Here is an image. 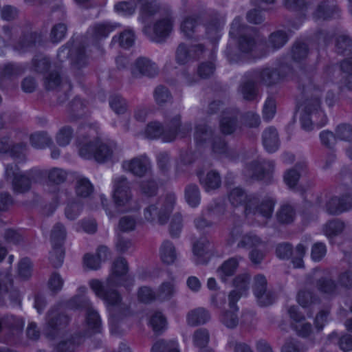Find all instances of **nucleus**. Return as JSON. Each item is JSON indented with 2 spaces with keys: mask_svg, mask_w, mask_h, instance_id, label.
<instances>
[{
  "mask_svg": "<svg viewBox=\"0 0 352 352\" xmlns=\"http://www.w3.org/2000/svg\"><path fill=\"white\" fill-rule=\"evenodd\" d=\"M126 260L119 258L112 265L111 274L105 283L98 279L89 281V285L95 295L106 305L109 313V331L112 336L119 337L124 333L119 321L130 314L129 306L122 301L120 294L113 287L123 286L129 289L133 285V279L128 274Z\"/></svg>",
  "mask_w": 352,
  "mask_h": 352,
  "instance_id": "f257e3e1",
  "label": "nucleus"
},
{
  "mask_svg": "<svg viewBox=\"0 0 352 352\" xmlns=\"http://www.w3.org/2000/svg\"><path fill=\"white\" fill-rule=\"evenodd\" d=\"M87 291L85 286L78 287L77 294L66 305L71 309H83L86 311L85 332L82 335L76 333L69 339L60 341L56 346V352H74L83 342L85 337L102 331L101 318L98 311L92 307L89 299L85 296Z\"/></svg>",
  "mask_w": 352,
  "mask_h": 352,
  "instance_id": "f03ea898",
  "label": "nucleus"
},
{
  "mask_svg": "<svg viewBox=\"0 0 352 352\" xmlns=\"http://www.w3.org/2000/svg\"><path fill=\"white\" fill-rule=\"evenodd\" d=\"M232 207L239 212L243 213L250 223L264 225L271 218L275 200L270 197L261 201L253 195H248L242 188H233L228 195Z\"/></svg>",
  "mask_w": 352,
  "mask_h": 352,
  "instance_id": "7ed1b4c3",
  "label": "nucleus"
},
{
  "mask_svg": "<svg viewBox=\"0 0 352 352\" xmlns=\"http://www.w3.org/2000/svg\"><path fill=\"white\" fill-rule=\"evenodd\" d=\"M98 123L86 124L79 128L78 132L88 133V136L79 138L77 147L79 155L85 159H95L98 162L111 160L114 157L116 145L113 141L103 142L96 138L98 133Z\"/></svg>",
  "mask_w": 352,
  "mask_h": 352,
  "instance_id": "20e7f679",
  "label": "nucleus"
},
{
  "mask_svg": "<svg viewBox=\"0 0 352 352\" xmlns=\"http://www.w3.org/2000/svg\"><path fill=\"white\" fill-rule=\"evenodd\" d=\"M45 175H47L49 182L55 185L64 182L67 178V173L58 168L50 170L35 168L21 173L16 164H8L6 166V176L7 179H12V188L16 193L28 191L32 182H38Z\"/></svg>",
  "mask_w": 352,
  "mask_h": 352,
  "instance_id": "39448f33",
  "label": "nucleus"
},
{
  "mask_svg": "<svg viewBox=\"0 0 352 352\" xmlns=\"http://www.w3.org/2000/svg\"><path fill=\"white\" fill-rule=\"evenodd\" d=\"M303 94L306 98L298 105L302 128L305 131H311L314 126L317 128L322 127L326 124L327 118L320 108L321 90L310 84L303 89Z\"/></svg>",
  "mask_w": 352,
  "mask_h": 352,
  "instance_id": "423d86ee",
  "label": "nucleus"
},
{
  "mask_svg": "<svg viewBox=\"0 0 352 352\" xmlns=\"http://www.w3.org/2000/svg\"><path fill=\"white\" fill-rule=\"evenodd\" d=\"M250 276L248 274H243L237 276L233 281L234 289L229 296L230 311L224 312L221 318V322L228 328H233L238 324L236 312L239 309L236 302L243 296H246L249 291Z\"/></svg>",
  "mask_w": 352,
  "mask_h": 352,
  "instance_id": "0eeeda50",
  "label": "nucleus"
},
{
  "mask_svg": "<svg viewBox=\"0 0 352 352\" xmlns=\"http://www.w3.org/2000/svg\"><path fill=\"white\" fill-rule=\"evenodd\" d=\"M170 128L164 129L160 123L157 122H150L145 129L142 135L148 139L161 138L164 142H170L177 137H185L190 131L188 124L180 125L179 116H175L170 122Z\"/></svg>",
  "mask_w": 352,
  "mask_h": 352,
  "instance_id": "6e6552de",
  "label": "nucleus"
},
{
  "mask_svg": "<svg viewBox=\"0 0 352 352\" xmlns=\"http://www.w3.org/2000/svg\"><path fill=\"white\" fill-rule=\"evenodd\" d=\"M175 204V196L172 192L162 196L155 204H151L144 210L145 221L152 224H164Z\"/></svg>",
  "mask_w": 352,
  "mask_h": 352,
  "instance_id": "1a4fd4ad",
  "label": "nucleus"
},
{
  "mask_svg": "<svg viewBox=\"0 0 352 352\" xmlns=\"http://www.w3.org/2000/svg\"><path fill=\"white\" fill-rule=\"evenodd\" d=\"M279 71L272 68H265L254 72L252 78L254 80L244 83L241 88V91L245 100H252L257 96L256 82H263L266 85H271L283 79Z\"/></svg>",
  "mask_w": 352,
  "mask_h": 352,
  "instance_id": "9d476101",
  "label": "nucleus"
},
{
  "mask_svg": "<svg viewBox=\"0 0 352 352\" xmlns=\"http://www.w3.org/2000/svg\"><path fill=\"white\" fill-rule=\"evenodd\" d=\"M140 6V20L146 23V20L158 10V5L155 1L151 0H131V1H120L115 4L114 10L118 14L129 16L135 13L137 6Z\"/></svg>",
  "mask_w": 352,
  "mask_h": 352,
  "instance_id": "9b49d317",
  "label": "nucleus"
},
{
  "mask_svg": "<svg viewBox=\"0 0 352 352\" xmlns=\"http://www.w3.org/2000/svg\"><path fill=\"white\" fill-rule=\"evenodd\" d=\"M70 319L65 314L62 305L54 307L48 311L44 327L45 335L50 338L60 336L69 324Z\"/></svg>",
  "mask_w": 352,
  "mask_h": 352,
  "instance_id": "f8f14e48",
  "label": "nucleus"
},
{
  "mask_svg": "<svg viewBox=\"0 0 352 352\" xmlns=\"http://www.w3.org/2000/svg\"><path fill=\"white\" fill-rule=\"evenodd\" d=\"M112 198L117 212H125L135 209L128 182L123 176L113 179Z\"/></svg>",
  "mask_w": 352,
  "mask_h": 352,
  "instance_id": "ddd939ff",
  "label": "nucleus"
},
{
  "mask_svg": "<svg viewBox=\"0 0 352 352\" xmlns=\"http://www.w3.org/2000/svg\"><path fill=\"white\" fill-rule=\"evenodd\" d=\"M65 236L66 231L64 226L60 223L56 224L50 236L52 250L50 256V259L55 267L61 266L63 263L65 252L63 244Z\"/></svg>",
  "mask_w": 352,
  "mask_h": 352,
  "instance_id": "4468645a",
  "label": "nucleus"
},
{
  "mask_svg": "<svg viewBox=\"0 0 352 352\" xmlns=\"http://www.w3.org/2000/svg\"><path fill=\"white\" fill-rule=\"evenodd\" d=\"M195 141L197 146L211 143L214 153H225L227 151L226 144L221 137H213L212 132L205 124L197 126L195 132Z\"/></svg>",
  "mask_w": 352,
  "mask_h": 352,
  "instance_id": "2eb2a0df",
  "label": "nucleus"
},
{
  "mask_svg": "<svg viewBox=\"0 0 352 352\" xmlns=\"http://www.w3.org/2000/svg\"><path fill=\"white\" fill-rule=\"evenodd\" d=\"M251 31L247 27L241 25V19L235 18L232 23L230 35L233 38H239V50L243 53L253 52L256 46L254 38L248 37L246 33Z\"/></svg>",
  "mask_w": 352,
  "mask_h": 352,
  "instance_id": "dca6fc26",
  "label": "nucleus"
},
{
  "mask_svg": "<svg viewBox=\"0 0 352 352\" xmlns=\"http://www.w3.org/2000/svg\"><path fill=\"white\" fill-rule=\"evenodd\" d=\"M274 170L273 161L261 160L253 162L245 168V175L254 179L269 182Z\"/></svg>",
  "mask_w": 352,
  "mask_h": 352,
  "instance_id": "f3484780",
  "label": "nucleus"
},
{
  "mask_svg": "<svg viewBox=\"0 0 352 352\" xmlns=\"http://www.w3.org/2000/svg\"><path fill=\"white\" fill-rule=\"evenodd\" d=\"M173 23L169 17H166L155 23L153 26L145 25L143 32L153 41L160 43L164 41L172 30Z\"/></svg>",
  "mask_w": 352,
  "mask_h": 352,
  "instance_id": "a211bd4d",
  "label": "nucleus"
},
{
  "mask_svg": "<svg viewBox=\"0 0 352 352\" xmlns=\"http://www.w3.org/2000/svg\"><path fill=\"white\" fill-rule=\"evenodd\" d=\"M252 289L256 300L261 306H267L274 302L273 295L267 290V280L265 276L258 274L254 276Z\"/></svg>",
  "mask_w": 352,
  "mask_h": 352,
  "instance_id": "6ab92c4d",
  "label": "nucleus"
},
{
  "mask_svg": "<svg viewBox=\"0 0 352 352\" xmlns=\"http://www.w3.org/2000/svg\"><path fill=\"white\" fill-rule=\"evenodd\" d=\"M288 314L292 320V329L296 333L301 337L309 336L312 331L311 325L305 322V316L300 312L298 308L295 306L290 307Z\"/></svg>",
  "mask_w": 352,
  "mask_h": 352,
  "instance_id": "aec40b11",
  "label": "nucleus"
},
{
  "mask_svg": "<svg viewBox=\"0 0 352 352\" xmlns=\"http://www.w3.org/2000/svg\"><path fill=\"white\" fill-rule=\"evenodd\" d=\"M122 167L125 170L142 177L150 171L151 162L146 156H141L124 162Z\"/></svg>",
  "mask_w": 352,
  "mask_h": 352,
  "instance_id": "412c9836",
  "label": "nucleus"
},
{
  "mask_svg": "<svg viewBox=\"0 0 352 352\" xmlns=\"http://www.w3.org/2000/svg\"><path fill=\"white\" fill-rule=\"evenodd\" d=\"M230 235L231 243L240 238L238 243V247L239 248H254L258 246L262 242L261 239L253 233H248L241 236V229L240 227H234L232 230Z\"/></svg>",
  "mask_w": 352,
  "mask_h": 352,
  "instance_id": "4be33fe9",
  "label": "nucleus"
},
{
  "mask_svg": "<svg viewBox=\"0 0 352 352\" xmlns=\"http://www.w3.org/2000/svg\"><path fill=\"white\" fill-rule=\"evenodd\" d=\"M10 143L8 138L0 139V155H8L14 160L20 162L23 160L25 155L26 146L23 144H19L10 148Z\"/></svg>",
  "mask_w": 352,
  "mask_h": 352,
  "instance_id": "5701e85b",
  "label": "nucleus"
},
{
  "mask_svg": "<svg viewBox=\"0 0 352 352\" xmlns=\"http://www.w3.org/2000/svg\"><path fill=\"white\" fill-rule=\"evenodd\" d=\"M157 302L170 301L177 294L178 287L174 279L163 281L156 289Z\"/></svg>",
  "mask_w": 352,
  "mask_h": 352,
  "instance_id": "b1692460",
  "label": "nucleus"
},
{
  "mask_svg": "<svg viewBox=\"0 0 352 352\" xmlns=\"http://www.w3.org/2000/svg\"><path fill=\"white\" fill-rule=\"evenodd\" d=\"M203 53H205V51L201 45L191 46L190 49H188L185 44H181L176 52V60L178 64L184 65L189 61L191 57H198L200 54Z\"/></svg>",
  "mask_w": 352,
  "mask_h": 352,
  "instance_id": "393cba45",
  "label": "nucleus"
},
{
  "mask_svg": "<svg viewBox=\"0 0 352 352\" xmlns=\"http://www.w3.org/2000/svg\"><path fill=\"white\" fill-rule=\"evenodd\" d=\"M133 74H140L147 76H154L158 72L156 64L145 57L138 58L132 68Z\"/></svg>",
  "mask_w": 352,
  "mask_h": 352,
  "instance_id": "a878e982",
  "label": "nucleus"
},
{
  "mask_svg": "<svg viewBox=\"0 0 352 352\" xmlns=\"http://www.w3.org/2000/svg\"><path fill=\"white\" fill-rule=\"evenodd\" d=\"M330 274L329 270L323 272L324 276L330 275ZM316 287L319 292L329 297H333L339 292V284H336L333 280L327 276H322L317 280Z\"/></svg>",
  "mask_w": 352,
  "mask_h": 352,
  "instance_id": "bb28decb",
  "label": "nucleus"
},
{
  "mask_svg": "<svg viewBox=\"0 0 352 352\" xmlns=\"http://www.w3.org/2000/svg\"><path fill=\"white\" fill-rule=\"evenodd\" d=\"M109 254L107 247L100 246L95 255L90 254L85 255L84 265L90 270H97L100 267L101 263L108 258Z\"/></svg>",
  "mask_w": 352,
  "mask_h": 352,
  "instance_id": "cd10ccee",
  "label": "nucleus"
},
{
  "mask_svg": "<svg viewBox=\"0 0 352 352\" xmlns=\"http://www.w3.org/2000/svg\"><path fill=\"white\" fill-rule=\"evenodd\" d=\"M307 172L305 163L298 164L294 168L287 170L283 176L284 182L291 189H297V183L300 177Z\"/></svg>",
  "mask_w": 352,
  "mask_h": 352,
  "instance_id": "c85d7f7f",
  "label": "nucleus"
},
{
  "mask_svg": "<svg viewBox=\"0 0 352 352\" xmlns=\"http://www.w3.org/2000/svg\"><path fill=\"white\" fill-rule=\"evenodd\" d=\"M210 319V312L204 307L190 310L186 314V322L191 327L204 324Z\"/></svg>",
  "mask_w": 352,
  "mask_h": 352,
  "instance_id": "c756f323",
  "label": "nucleus"
},
{
  "mask_svg": "<svg viewBox=\"0 0 352 352\" xmlns=\"http://www.w3.org/2000/svg\"><path fill=\"white\" fill-rule=\"evenodd\" d=\"M118 26V24L109 21L97 23L89 29L87 34L93 39H101L108 36Z\"/></svg>",
  "mask_w": 352,
  "mask_h": 352,
  "instance_id": "7c9ffc66",
  "label": "nucleus"
},
{
  "mask_svg": "<svg viewBox=\"0 0 352 352\" xmlns=\"http://www.w3.org/2000/svg\"><path fill=\"white\" fill-rule=\"evenodd\" d=\"M339 11L335 0L322 1L314 14L316 19H327L334 16Z\"/></svg>",
  "mask_w": 352,
  "mask_h": 352,
  "instance_id": "2f4dec72",
  "label": "nucleus"
},
{
  "mask_svg": "<svg viewBox=\"0 0 352 352\" xmlns=\"http://www.w3.org/2000/svg\"><path fill=\"white\" fill-rule=\"evenodd\" d=\"M262 142L265 149L268 153L276 151L280 144L276 129L273 127L266 129L262 135Z\"/></svg>",
  "mask_w": 352,
  "mask_h": 352,
  "instance_id": "473e14b6",
  "label": "nucleus"
},
{
  "mask_svg": "<svg viewBox=\"0 0 352 352\" xmlns=\"http://www.w3.org/2000/svg\"><path fill=\"white\" fill-rule=\"evenodd\" d=\"M238 112L235 110H229L223 112L220 120V128L224 134H231L236 129Z\"/></svg>",
  "mask_w": 352,
  "mask_h": 352,
  "instance_id": "72a5a7b5",
  "label": "nucleus"
},
{
  "mask_svg": "<svg viewBox=\"0 0 352 352\" xmlns=\"http://www.w3.org/2000/svg\"><path fill=\"white\" fill-rule=\"evenodd\" d=\"M336 135L338 139L347 142L346 153L352 159V126L346 124L338 125L336 129Z\"/></svg>",
  "mask_w": 352,
  "mask_h": 352,
  "instance_id": "f704fd0d",
  "label": "nucleus"
},
{
  "mask_svg": "<svg viewBox=\"0 0 352 352\" xmlns=\"http://www.w3.org/2000/svg\"><path fill=\"white\" fill-rule=\"evenodd\" d=\"M239 265L237 258H231L226 261L217 270V274L222 282H226L228 278L232 276Z\"/></svg>",
  "mask_w": 352,
  "mask_h": 352,
  "instance_id": "c9c22d12",
  "label": "nucleus"
},
{
  "mask_svg": "<svg viewBox=\"0 0 352 352\" xmlns=\"http://www.w3.org/2000/svg\"><path fill=\"white\" fill-rule=\"evenodd\" d=\"M200 183L207 192L214 190L220 186L221 179L218 173L210 171L204 176L201 173H198Z\"/></svg>",
  "mask_w": 352,
  "mask_h": 352,
  "instance_id": "e433bc0d",
  "label": "nucleus"
},
{
  "mask_svg": "<svg viewBox=\"0 0 352 352\" xmlns=\"http://www.w3.org/2000/svg\"><path fill=\"white\" fill-rule=\"evenodd\" d=\"M160 256L162 261L166 264H172L177 258L175 248L172 242L164 241L160 248Z\"/></svg>",
  "mask_w": 352,
  "mask_h": 352,
  "instance_id": "4c0bfd02",
  "label": "nucleus"
},
{
  "mask_svg": "<svg viewBox=\"0 0 352 352\" xmlns=\"http://www.w3.org/2000/svg\"><path fill=\"white\" fill-rule=\"evenodd\" d=\"M297 301L304 309H313L320 303V300L314 295L313 292L306 289L299 291L297 295Z\"/></svg>",
  "mask_w": 352,
  "mask_h": 352,
  "instance_id": "58836bf2",
  "label": "nucleus"
},
{
  "mask_svg": "<svg viewBox=\"0 0 352 352\" xmlns=\"http://www.w3.org/2000/svg\"><path fill=\"white\" fill-rule=\"evenodd\" d=\"M349 197L340 199L338 197L331 199L327 204V210L329 213L336 214L352 208V205L346 202Z\"/></svg>",
  "mask_w": 352,
  "mask_h": 352,
  "instance_id": "ea45409f",
  "label": "nucleus"
},
{
  "mask_svg": "<svg viewBox=\"0 0 352 352\" xmlns=\"http://www.w3.org/2000/svg\"><path fill=\"white\" fill-rule=\"evenodd\" d=\"M94 190V186L87 177L80 176L76 179L75 186L76 194L81 198L88 197Z\"/></svg>",
  "mask_w": 352,
  "mask_h": 352,
  "instance_id": "a19ab883",
  "label": "nucleus"
},
{
  "mask_svg": "<svg viewBox=\"0 0 352 352\" xmlns=\"http://www.w3.org/2000/svg\"><path fill=\"white\" fill-rule=\"evenodd\" d=\"M151 352H180L177 340H158L151 349Z\"/></svg>",
  "mask_w": 352,
  "mask_h": 352,
  "instance_id": "79ce46f5",
  "label": "nucleus"
},
{
  "mask_svg": "<svg viewBox=\"0 0 352 352\" xmlns=\"http://www.w3.org/2000/svg\"><path fill=\"white\" fill-rule=\"evenodd\" d=\"M276 218L281 223H290L295 218V211L289 204H283L276 213Z\"/></svg>",
  "mask_w": 352,
  "mask_h": 352,
  "instance_id": "37998d69",
  "label": "nucleus"
},
{
  "mask_svg": "<svg viewBox=\"0 0 352 352\" xmlns=\"http://www.w3.org/2000/svg\"><path fill=\"white\" fill-rule=\"evenodd\" d=\"M208 245V241L205 238H201L194 243L192 252L194 256L196 257L197 263H202L205 262L203 257L207 253Z\"/></svg>",
  "mask_w": 352,
  "mask_h": 352,
  "instance_id": "c03bdc74",
  "label": "nucleus"
},
{
  "mask_svg": "<svg viewBox=\"0 0 352 352\" xmlns=\"http://www.w3.org/2000/svg\"><path fill=\"white\" fill-rule=\"evenodd\" d=\"M149 324L155 333H160L164 331L167 327V321L166 317L162 312H155L149 320Z\"/></svg>",
  "mask_w": 352,
  "mask_h": 352,
  "instance_id": "a18cd8bd",
  "label": "nucleus"
},
{
  "mask_svg": "<svg viewBox=\"0 0 352 352\" xmlns=\"http://www.w3.org/2000/svg\"><path fill=\"white\" fill-rule=\"evenodd\" d=\"M35 38V34H23L20 41L14 45V49L19 53H23L29 50L36 43Z\"/></svg>",
  "mask_w": 352,
  "mask_h": 352,
  "instance_id": "49530a36",
  "label": "nucleus"
},
{
  "mask_svg": "<svg viewBox=\"0 0 352 352\" xmlns=\"http://www.w3.org/2000/svg\"><path fill=\"white\" fill-rule=\"evenodd\" d=\"M185 199L188 204L192 207H197L200 204V193L196 185H189L185 190Z\"/></svg>",
  "mask_w": 352,
  "mask_h": 352,
  "instance_id": "de8ad7c7",
  "label": "nucleus"
},
{
  "mask_svg": "<svg viewBox=\"0 0 352 352\" xmlns=\"http://www.w3.org/2000/svg\"><path fill=\"white\" fill-rule=\"evenodd\" d=\"M86 104L80 98H76L71 104V112L69 120L74 121L78 118H81L85 115Z\"/></svg>",
  "mask_w": 352,
  "mask_h": 352,
  "instance_id": "09e8293b",
  "label": "nucleus"
},
{
  "mask_svg": "<svg viewBox=\"0 0 352 352\" xmlns=\"http://www.w3.org/2000/svg\"><path fill=\"white\" fill-rule=\"evenodd\" d=\"M32 145L36 148H43L52 144V139L46 133L38 132L30 137Z\"/></svg>",
  "mask_w": 352,
  "mask_h": 352,
  "instance_id": "8fccbe9b",
  "label": "nucleus"
},
{
  "mask_svg": "<svg viewBox=\"0 0 352 352\" xmlns=\"http://www.w3.org/2000/svg\"><path fill=\"white\" fill-rule=\"evenodd\" d=\"M292 58L296 62H300L308 55L307 45L305 42L297 41L292 50Z\"/></svg>",
  "mask_w": 352,
  "mask_h": 352,
  "instance_id": "3c124183",
  "label": "nucleus"
},
{
  "mask_svg": "<svg viewBox=\"0 0 352 352\" xmlns=\"http://www.w3.org/2000/svg\"><path fill=\"white\" fill-rule=\"evenodd\" d=\"M119 41L120 45L123 48H129L135 41V34L132 30H126L122 32L118 38L114 36L112 42Z\"/></svg>",
  "mask_w": 352,
  "mask_h": 352,
  "instance_id": "603ef678",
  "label": "nucleus"
},
{
  "mask_svg": "<svg viewBox=\"0 0 352 352\" xmlns=\"http://www.w3.org/2000/svg\"><path fill=\"white\" fill-rule=\"evenodd\" d=\"M73 137V129L68 126H63L58 131L56 140L60 146H66L69 143Z\"/></svg>",
  "mask_w": 352,
  "mask_h": 352,
  "instance_id": "864d4df0",
  "label": "nucleus"
},
{
  "mask_svg": "<svg viewBox=\"0 0 352 352\" xmlns=\"http://www.w3.org/2000/svg\"><path fill=\"white\" fill-rule=\"evenodd\" d=\"M210 340L209 332L207 329L200 328L196 330L192 336V342L195 346L203 348L206 346Z\"/></svg>",
  "mask_w": 352,
  "mask_h": 352,
  "instance_id": "5fc2aeb1",
  "label": "nucleus"
},
{
  "mask_svg": "<svg viewBox=\"0 0 352 352\" xmlns=\"http://www.w3.org/2000/svg\"><path fill=\"white\" fill-rule=\"evenodd\" d=\"M344 228V224L339 220L335 219L327 223L323 228L324 234L329 238L340 233Z\"/></svg>",
  "mask_w": 352,
  "mask_h": 352,
  "instance_id": "6e6d98bb",
  "label": "nucleus"
},
{
  "mask_svg": "<svg viewBox=\"0 0 352 352\" xmlns=\"http://www.w3.org/2000/svg\"><path fill=\"white\" fill-rule=\"evenodd\" d=\"M288 36L283 31L272 33L269 38V44L274 50L283 47L287 41Z\"/></svg>",
  "mask_w": 352,
  "mask_h": 352,
  "instance_id": "4d7b16f0",
  "label": "nucleus"
},
{
  "mask_svg": "<svg viewBox=\"0 0 352 352\" xmlns=\"http://www.w3.org/2000/svg\"><path fill=\"white\" fill-rule=\"evenodd\" d=\"M340 68L344 74L343 78H345L346 87L352 90V57L342 61Z\"/></svg>",
  "mask_w": 352,
  "mask_h": 352,
  "instance_id": "13d9d810",
  "label": "nucleus"
},
{
  "mask_svg": "<svg viewBox=\"0 0 352 352\" xmlns=\"http://www.w3.org/2000/svg\"><path fill=\"white\" fill-rule=\"evenodd\" d=\"M276 111V104L274 98L269 96L263 105V118L265 120H271L275 116Z\"/></svg>",
  "mask_w": 352,
  "mask_h": 352,
  "instance_id": "bf43d9fd",
  "label": "nucleus"
},
{
  "mask_svg": "<svg viewBox=\"0 0 352 352\" xmlns=\"http://www.w3.org/2000/svg\"><path fill=\"white\" fill-rule=\"evenodd\" d=\"M334 338L338 340V345L342 351L346 352L352 350V337L350 335L344 334L338 337L337 333L333 332L329 336V339L333 340Z\"/></svg>",
  "mask_w": 352,
  "mask_h": 352,
  "instance_id": "052dcab7",
  "label": "nucleus"
},
{
  "mask_svg": "<svg viewBox=\"0 0 352 352\" xmlns=\"http://www.w3.org/2000/svg\"><path fill=\"white\" fill-rule=\"evenodd\" d=\"M67 33V26L63 23H59L53 26L50 33V38L53 43H59Z\"/></svg>",
  "mask_w": 352,
  "mask_h": 352,
  "instance_id": "680f3d73",
  "label": "nucleus"
},
{
  "mask_svg": "<svg viewBox=\"0 0 352 352\" xmlns=\"http://www.w3.org/2000/svg\"><path fill=\"white\" fill-rule=\"evenodd\" d=\"M82 208V204L78 201L72 200L68 201L65 212L66 217L70 220L76 219L79 215Z\"/></svg>",
  "mask_w": 352,
  "mask_h": 352,
  "instance_id": "e2e57ef3",
  "label": "nucleus"
},
{
  "mask_svg": "<svg viewBox=\"0 0 352 352\" xmlns=\"http://www.w3.org/2000/svg\"><path fill=\"white\" fill-rule=\"evenodd\" d=\"M109 105L112 110L117 114L123 113L126 109V101L119 95L111 96Z\"/></svg>",
  "mask_w": 352,
  "mask_h": 352,
  "instance_id": "0e129e2a",
  "label": "nucleus"
},
{
  "mask_svg": "<svg viewBox=\"0 0 352 352\" xmlns=\"http://www.w3.org/2000/svg\"><path fill=\"white\" fill-rule=\"evenodd\" d=\"M138 297L140 301L146 303L157 301L156 291L154 292L151 287L146 286L139 289Z\"/></svg>",
  "mask_w": 352,
  "mask_h": 352,
  "instance_id": "69168bd1",
  "label": "nucleus"
},
{
  "mask_svg": "<svg viewBox=\"0 0 352 352\" xmlns=\"http://www.w3.org/2000/svg\"><path fill=\"white\" fill-rule=\"evenodd\" d=\"M63 284L64 280L60 275L55 272L50 276L48 280L47 287L50 292L56 294L62 289Z\"/></svg>",
  "mask_w": 352,
  "mask_h": 352,
  "instance_id": "338daca9",
  "label": "nucleus"
},
{
  "mask_svg": "<svg viewBox=\"0 0 352 352\" xmlns=\"http://www.w3.org/2000/svg\"><path fill=\"white\" fill-rule=\"evenodd\" d=\"M336 50L338 53L350 52L352 50V41L346 35H339L336 38Z\"/></svg>",
  "mask_w": 352,
  "mask_h": 352,
  "instance_id": "774afa93",
  "label": "nucleus"
}]
</instances>
